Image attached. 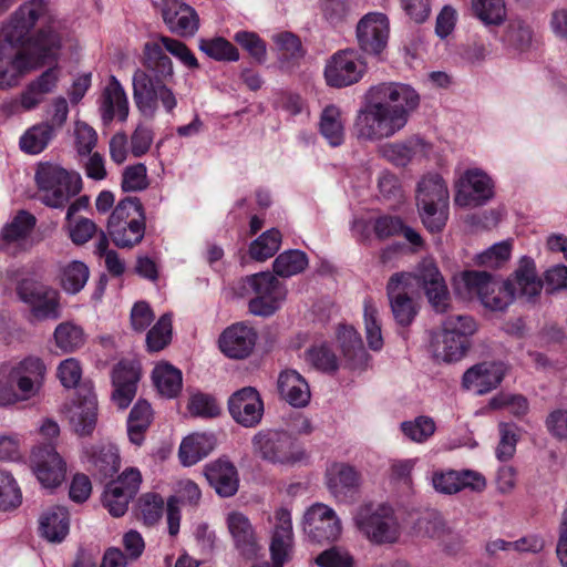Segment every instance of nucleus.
I'll use <instances>...</instances> for the list:
<instances>
[{
    "label": "nucleus",
    "instance_id": "obj_1",
    "mask_svg": "<svg viewBox=\"0 0 567 567\" xmlns=\"http://www.w3.org/2000/svg\"><path fill=\"white\" fill-rule=\"evenodd\" d=\"M355 120L359 138L380 141L400 132L419 107L420 95L409 84L383 82L369 89Z\"/></svg>",
    "mask_w": 567,
    "mask_h": 567
},
{
    "label": "nucleus",
    "instance_id": "obj_2",
    "mask_svg": "<svg viewBox=\"0 0 567 567\" xmlns=\"http://www.w3.org/2000/svg\"><path fill=\"white\" fill-rule=\"evenodd\" d=\"M143 65L132 78L133 99L140 113L153 118L161 104L171 114L177 106V97L167 83L174 78V65L159 42H146L143 48Z\"/></svg>",
    "mask_w": 567,
    "mask_h": 567
},
{
    "label": "nucleus",
    "instance_id": "obj_3",
    "mask_svg": "<svg viewBox=\"0 0 567 567\" xmlns=\"http://www.w3.org/2000/svg\"><path fill=\"white\" fill-rule=\"evenodd\" d=\"M414 281L424 289L437 312H444L449 305V290L439 268L432 260H423L414 272L394 274L388 282L392 313L400 326H409L416 316V308L408 291Z\"/></svg>",
    "mask_w": 567,
    "mask_h": 567
},
{
    "label": "nucleus",
    "instance_id": "obj_4",
    "mask_svg": "<svg viewBox=\"0 0 567 567\" xmlns=\"http://www.w3.org/2000/svg\"><path fill=\"white\" fill-rule=\"evenodd\" d=\"M47 33L42 31L32 45L10 43L0 37V90L17 87L31 71L55 61L60 50V40L53 34L44 43Z\"/></svg>",
    "mask_w": 567,
    "mask_h": 567
},
{
    "label": "nucleus",
    "instance_id": "obj_5",
    "mask_svg": "<svg viewBox=\"0 0 567 567\" xmlns=\"http://www.w3.org/2000/svg\"><path fill=\"white\" fill-rule=\"evenodd\" d=\"M47 365L37 355H28L0 369V406H13L38 399L47 378Z\"/></svg>",
    "mask_w": 567,
    "mask_h": 567
},
{
    "label": "nucleus",
    "instance_id": "obj_6",
    "mask_svg": "<svg viewBox=\"0 0 567 567\" xmlns=\"http://www.w3.org/2000/svg\"><path fill=\"white\" fill-rule=\"evenodd\" d=\"M48 13V3L44 0H29L20 4L10 18L0 24V37L10 43L32 45L44 31V43H49L50 37L55 35L60 41L61 37L53 25L41 28L33 37L30 34L40 19Z\"/></svg>",
    "mask_w": 567,
    "mask_h": 567
},
{
    "label": "nucleus",
    "instance_id": "obj_7",
    "mask_svg": "<svg viewBox=\"0 0 567 567\" xmlns=\"http://www.w3.org/2000/svg\"><path fill=\"white\" fill-rule=\"evenodd\" d=\"M34 181L40 200L52 208H63L81 190L79 175L50 162L38 164Z\"/></svg>",
    "mask_w": 567,
    "mask_h": 567
},
{
    "label": "nucleus",
    "instance_id": "obj_8",
    "mask_svg": "<svg viewBox=\"0 0 567 567\" xmlns=\"http://www.w3.org/2000/svg\"><path fill=\"white\" fill-rule=\"evenodd\" d=\"M352 519L357 530L372 544H393L400 537L401 527L394 511L385 504H361Z\"/></svg>",
    "mask_w": 567,
    "mask_h": 567
},
{
    "label": "nucleus",
    "instance_id": "obj_9",
    "mask_svg": "<svg viewBox=\"0 0 567 567\" xmlns=\"http://www.w3.org/2000/svg\"><path fill=\"white\" fill-rule=\"evenodd\" d=\"M106 230L118 248H132L140 244L145 234L144 213L140 200L135 197L120 200L107 219Z\"/></svg>",
    "mask_w": 567,
    "mask_h": 567
},
{
    "label": "nucleus",
    "instance_id": "obj_10",
    "mask_svg": "<svg viewBox=\"0 0 567 567\" xmlns=\"http://www.w3.org/2000/svg\"><path fill=\"white\" fill-rule=\"evenodd\" d=\"M449 189L439 174H427L417 184L416 204L424 226L441 231L447 219Z\"/></svg>",
    "mask_w": 567,
    "mask_h": 567
},
{
    "label": "nucleus",
    "instance_id": "obj_11",
    "mask_svg": "<svg viewBox=\"0 0 567 567\" xmlns=\"http://www.w3.org/2000/svg\"><path fill=\"white\" fill-rule=\"evenodd\" d=\"M238 293L243 297L254 295L249 300V311L255 316L268 317L285 301L287 289L272 274L259 272L241 279Z\"/></svg>",
    "mask_w": 567,
    "mask_h": 567
},
{
    "label": "nucleus",
    "instance_id": "obj_12",
    "mask_svg": "<svg viewBox=\"0 0 567 567\" xmlns=\"http://www.w3.org/2000/svg\"><path fill=\"white\" fill-rule=\"evenodd\" d=\"M467 298L477 297L482 305L493 311H503L514 300V291L511 284L498 281L486 271L468 270L462 274L457 291Z\"/></svg>",
    "mask_w": 567,
    "mask_h": 567
},
{
    "label": "nucleus",
    "instance_id": "obj_13",
    "mask_svg": "<svg viewBox=\"0 0 567 567\" xmlns=\"http://www.w3.org/2000/svg\"><path fill=\"white\" fill-rule=\"evenodd\" d=\"M254 452L274 465L290 466L300 462L305 453L298 442L284 431H260L252 437Z\"/></svg>",
    "mask_w": 567,
    "mask_h": 567
},
{
    "label": "nucleus",
    "instance_id": "obj_14",
    "mask_svg": "<svg viewBox=\"0 0 567 567\" xmlns=\"http://www.w3.org/2000/svg\"><path fill=\"white\" fill-rule=\"evenodd\" d=\"M142 475L136 468L125 470L116 480L109 483L103 493L102 503L114 517L123 516L130 502L137 494Z\"/></svg>",
    "mask_w": 567,
    "mask_h": 567
},
{
    "label": "nucleus",
    "instance_id": "obj_15",
    "mask_svg": "<svg viewBox=\"0 0 567 567\" xmlns=\"http://www.w3.org/2000/svg\"><path fill=\"white\" fill-rule=\"evenodd\" d=\"M365 72V64L354 50L336 52L327 62L324 79L333 87H344L360 81Z\"/></svg>",
    "mask_w": 567,
    "mask_h": 567
},
{
    "label": "nucleus",
    "instance_id": "obj_16",
    "mask_svg": "<svg viewBox=\"0 0 567 567\" xmlns=\"http://www.w3.org/2000/svg\"><path fill=\"white\" fill-rule=\"evenodd\" d=\"M30 467L44 488H55L65 480V462L52 445L34 447Z\"/></svg>",
    "mask_w": 567,
    "mask_h": 567
},
{
    "label": "nucleus",
    "instance_id": "obj_17",
    "mask_svg": "<svg viewBox=\"0 0 567 567\" xmlns=\"http://www.w3.org/2000/svg\"><path fill=\"white\" fill-rule=\"evenodd\" d=\"M491 177L478 168L464 172L456 184L454 203L461 207L480 206L494 195Z\"/></svg>",
    "mask_w": 567,
    "mask_h": 567
},
{
    "label": "nucleus",
    "instance_id": "obj_18",
    "mask_svg": "<svg viewBox=\"0 0 567 567\" xmlns=\"http://www.w3.org/2000/svg\"><path fill=\"white\" fill-rule=\"evenodd\" d=\"M390 21L382 12H369L357 24V39L361 50L369 54L381 53L388 44Z\"/></svg>",
    "mask_w": 567,
    "mask_h": 567
},
{
    "label": "nucleus",
    "instance_id": "obj_19",
    "mask_svg": "<svg viewBox=\"0 0 567 567\" xmlns=\"http://www.w3.org/2000/svg\"><path fill=\"white\" fill-rule=\"evenodd\" d=\"M303 529L313 542H333L341 534V523L331 507L317 503L306 512Z\"/></svg>",
    "mask_w": 567,
    "mask_h": 567
},
{
    "label": "nucleus",
    "instance_id": "obj_20",
    "mask_svg": "<svg viewBox=\"0 0 567 567\" xmlns=\"http://www.w3.org/2000/svg\"><path fill=\"white\" fill-rule=\"evenodd\" d=\"M99 112L103 124L109 125L114 120L125 122L130 113L128 97L124 86L116 76L111 75L101 91L97 100Z\"/></svg>",
    "mask_w": 567,
    "mask_h": 567
},
{
    "label": "nucleus",
    "instance_id": "obj_21",
    "mask_svg": "<svg viewBox=\"0 0 567 567\" xmlns=\"http://www.w3.org/2000/svg\"><path fill=\"white\" fill-rule=\"evenodd\" d=\"M231 417L245 427H254L261 421L264 403L259 393L251 386L236 391L228 400Z\"/></svg>",
    "mask_w": 567,
    "mask_h": 567
},
{
    "label": "nucleus",
    "instance_id": "obj_22",
    "mask_svg": "<svg viewBox=\"0 0 567 567\" xmlns=\"http://www.w3.org/2000/svg\"><path fill=\"white\" fill-rule=\"evenodd\" d=\"M159 9L164 23L172 33L193 37L199 28V18L188 4L178 0H163Z\"/></svg>",
    "mask_w": 567,
    "mask_h": 567
},
{
    "label": "nucleus",
    "instance_id": "obj_23",
    "mask_svg": "<svg viewBox=\"0 0 567 567\" xmlns=\"http://www.w3.org/2000/svg\"><path fill=\"white\" fill-rule=\"evenodd\" d=\"M79 400L69 411V420L73 430L80 435L93 432L97 420V401L90 384H82L78 389Z\"/></svg>",
    "mask_w": 567,
    "mask_h": 567
},
{
    "label": "nucleus",
    "instance_id": "obj_24",
    "mask_svg": "<svg viewBox=\"0 0 567 567\" xmlns=\"http://www.w3.org/2000/svg\"><path fill=\"white\" fill-rule=\"evenodd\" d=\"M226 526L235 548L246 558L255 557L260 550L257 533L250 519L238 511L226 515Z\"/></svg>",
    "mask_w": 567,
    "mask_h": 567
},
{
    "label": "nucleus",
    "instance_id": "obj_25",
    "mask_svg": "<svg viewBox=\"0 0 567 567\" xmlns=\"http://www.w3.org/2000/svg\"><path fill=\"white\" fill-rule=\"evenodd\" d=\"M257 340L255 330L245 323L228 327L219 337V348L231 359H244L250 354Z\"/></svg>",
    "mask_w": 567,
    "mask_h": 567
},
{
    "label": "nucleus",
    "instance_id": "obj_26",
    "mask_svg": "<svg viewBox=\"0 0 567 567\" xmlns=\"http://www.w3.org/2000/svg\"><path fill=\"white\" fill-rule=\"evenodd\" d=\"M505 371L501 362L478 363L464 373L463 385L476 394L487 393L502 382Z\"/></svg>",
    "mask_w": 567,
    "mask_h": 567
},
{
    "label": "nucleus",
    "instance_id": "obj_27",
    "mask_svg": "<svg viewBox=\"0 0 567 567\" xmlns=\"http://www.w3.org/2000/svg\"><path fill=\"white\" fill-rule=\"evenodd\" d=\"M59 78V69L58 66H53L29 82L18 96L20 99V105L24 111L29 112L37 109L44 101V96L54 91Z\"/></svg>",
    "mask_w": 567,
    "mask_h": 567
},
{
    "label": "nucleus",
    "instance_id": "obj_28",
    "mask_svg": "<svg viewBox=\"0 0 567 567\" xmlns=\"http://www.w3.org/2000/svg\"><path fill=\"white\" fill-rule=\"evenodd\" d=\"M205 476L209 485L221 497H230L238 491V472L229 461L217 460L207 464Z\"/></svg>",
    "mask_w": 567,
    "mask_h": 567
},
{
    "label": "nucleus",
    "instance_id": "obj_29",
    "mask_svg": "<svg viewBox=\"0 0 567 567\" xmlns=\"http://www.w3.org/2000/svg\"><path fill=\"white\" fill-rule=\"evenodd\" d=\"M511 284L514 297L519 296L533 300L540 295L543 282L536 274L535 262L532 258L523 257L513 276L506 280Z\"/></svg>",
    "mask_w": 567,
    "mask_h": 567
},
{
    "label": "nucleus",
    "instance_id": "obj_30",
    "mask_svg": "<svg viewBox=\"0 0 567 567\" xmlns=\"http://www.w3.org/2000/svg\"><path fill=\"white\" fill-rule=\"evenodd\" d=\"M278 390L282 399L296 408L310 401V389L306 379L296 370H284L278 377Z\"/></svg>",
    "mask_w": 567,
    "mask_h": 567
},
{
    "label": "nucleus",
    "instance_id": "obj_31",
    "mask_svg": "<svg viewBox=\"0 0 567 567\" xmlns=\"http://www.w3.org/2000/svg\"><path fill=\"white\" fill-rule=\"evenodd\" d=\"M361 482L360 473L347 463H334L327 470V486L336 498H344Z\"/></svg>",
    "mask_w": 567,
    "mask_h": 567
},
{
    "label": "nucleus",
    "instance_id": "obj_32",
    "mask_svg": "<svg viewBox=\"0 0 567 567\" xmlns=\"http://www.w3.org/2000/svg\"><path fill=\"white\" fill-rule=\"evenodd\" d=\"M39 530L50 543H61L70 530V515L63 506H51L40 516Z\"/></svg>",
    "mask_w": 567,
    "mask_h": 567
},
{
    "label": "nucleus",
    "instance_id": "obj_33",
    "mask_svg": "<svg viewBox=\"0 0 567 567\" xmlns=\"http://www.w3.org/2000/svg\"><path fill=\"white\" fill-rule=\"evenodd\" d=\"M431 146L420 138L386 143L381 146V155L396 166H406L414 157L429 154Z\"/></svg>",
    "mask_w": 567,
    "mask_h": 567
},
{
    "label": "nucleus",
    "instance_id": "obj_34",
    "mask_svg": "<svg viewBox=\"0 0 567 567\" xmlns=\"http://www.w3.org/2000/svg\"><path fill=\"white\" fill-rule=\"evenodd\" d=\"M215 447V437L207 433H193L184 437L178 458L184 466H192L205 458Z\"/></svg>",
    "mask_w": 567,
    "mask_h": 567
},
{
    "label": "nucleus",
    "instance_id": "obj_35",
    "mask_svg": "<svg viewBox=\"0 0 567 567\" xmlns=\"http://www.w3.org/2000/svg\"><path fill=\"white\" fill-rule=\"evenodd\" d=\"M337 339L340 343L344 358L352 367H358L364 363L367 360V352L360 334L353 327H339Z\"/></svg>",
    "mask_w": 567,
    "mask_h": 567
},
{
    "label": "nucleus",
    "instance_id": "obj_36",
    "mask_svg": "<svg viewBox=\"0 0 567 567\" xmlns=\"http://www.w3.org/2000/svg\"><path fill=\"white\" fill-rule=\"evenodd\" d=\"M153 417L151 404L145 400H138L130 412L127 419V433L130 441L135 445H141L144 441V434L148 429Z\"/></svg>",
    "mask_w": 567,
    "mask_h": 567
},
{
    "label": "nucleus",
    "instance_id": "obj_37",
    "mask_svg": "<svg viewBox=\"0 0 567 567\" xmlns=\"http://www.w3.org/2000/svg\"><path fill=\"white\" fill-rule=\"evenodd\" d=\"M152 379L163 396L175 398L182 390V372L169 363L157 364L153 370Z\"/></svg>",
    "mask_w": 567,
    "mask_h": 567
},
{
    "label": "nucleus",
    "instance_id": "obj_38",
    "mask_svg": "<svg viewBox=\"0 0 567 567\" xmlns=\"http://www.w3.org/2000/svg\"><path fill=\"white\" fill-rule=\"evenodd\" d=\"M35 225V217L25 210L19 212L14 218L8 223L1 231V245L9 248L11 244L24 240Z\"/></svg>",
    "mask_w": 567,
    "mask_h": 567
},
{
    "label": "nucleus",
    "instance_id": "obj_39",
    "mask_svg": "<svg viewBox=\"0 0 567 567\" xmlns=\"http://www.w3.org/2000/svg\"><path fill=\"white\" fill-rule=\"evenodd\" d=\"M472 13L486 27H498L506 20L504 0H471Z\"/></svg>",
    "mask_w": 567,
    "mask_h": 567
},
{
    "label": "nucleus",
    "instance_id": "obj_40",
    "mask_svg": "<svg viewBox=\"0 0 567 567\" xmlns=\"http://www.w3.org/2000/svg\"><path fill=\"white\" fill-rule=\"evenodd\" d=\"M303 358L311 368L327 374L336 373L340 367L337 354L327 343L310 347L305 351Z\"/></svg>",
    "mask_w": 567,
    "mask_h": 567
},
{
    "label": "nucleus",
    "instance_id": "obj_41",
    "mask_svg": "<svg viewBox=\"0 0 567 567\" xmlns=\"http://www.w3.org/2000/svg\"><path fill=\"white\" fill-rule=\"evenodd\" d=\"M320 132L328 143L336 147L344 141V125L341 111L334 106H327L321 114Z\"/></svg>",
    "mask_w": 567,
    "mask_h": 567
},
{
    "label": "nucleus",
    "instance_id": "obj_42",
    "mask_svg": "<svg viewBox=\"0 0 567 567\" xmlns=\"http://www.w3.org/2000/svg\"><path fill=\"white\" fill-rule=\"evenodd\" d=\"M90 276L89 267L79 260L70 261L60 267V284L69 293L81 291Z\"/></svg>",
    "mask_w": 567,
    "mask_h": 567
},
{
    "label": "nucleus",
    "instance_id": "obj_43",
    "mask_svg": "<svg viewBox=\"0 0 567 567\" xmlns=\"http://www.w3.org/2000/svg\"><path fill=\"white\" fill-rule=\"evenodd\" d=\"M467 348L468 339L442 331L440 339L434 346V354L442 361L454 362L464 357Z\"/></svg>",
    "mask_w": 567,
    "mask_h": 567
},
{
    "label": "nucleus",
    "instance_id": "obj_44",
    "mask_svg": "<svg viewBox=\"0 0 567 567\" xmlns=\"http://www.w3.org/2000/svg\"><path fill=\"white\" fill-rule=\"evenodd\" d=\"M55 136L48 123H40L30 127L20 138V147L28 154H39L47 148Z\"/></svg>",
    "mask_w": 567,
    "mask_h": 567
},
{
    "label": "nucleus",
    "instance_id": "obj_45",
    "mask_svg": "<svg viewBox=\"0 0 567 567\" xmlns=\"http://www.w3.org/2000/svg\"><path fill=\"white\" fill-rule=\"evenodd\" d=\"M308 266L307 255L298 249L281 252L272 264L277 276L288 278L302 272Z\"/></svg>",
    "mask_w": 567,
    "mask_h": 567
},
{
    "label": "nucleus",
    "instance_id": "obj_46",
    "mask_svg": "<svg viewBox=\"0 0 567 567\" xmlns=\"http://www.w3.org/2000/svg\"><path fill=\"white\" fill-rule=\"evenodd\" d=\"M54 341L63 352H73L85 342V334L80 326L73 322H62L54 330Z\"/></svg>",
    "mask_w": 567,
    "mask_h": 567
},
{
    "label": "nucleus",
    "instance_id": "obj_47",
    "mask_svg": "<svg viewBox=\"0 0 567 567\" xmlns=\"http://www.w3.org/2000/svg\"><path fill=\"white\" fill-rule=\"evenodd\" d=\"M280 244V231L275 228L269 229L250 244L249 255L257 261H265L278 251Z\"/></svg>",
    "mask_w": 567,
    "mask_h": 567
},
{
    "label": "nucleus",
    "instance_id": "obj_48",
    "mask_svg": "<svg viewBox=\"0 0 567 567\" xmlns=\"http://www.w3.org/2000/svg\"><path fill=\"white\" fill-rule=\"evenodd\" d=\"M363 319L368 344L370 349L378 351L383 347V338L379 311L371 299L364 300Z\"/></svg>",
    "mask_w": 567,
    "mask_h": 567
},
{
    "label": "nucleus",
    "instance_id": "obj_49",
    "mask_svg": "<svg viewBox=\"0 0 567 567\" xmlns=\"http://www.w3.org/2000/svg\"><path fill=\"white\" fill-rule=\"evenodd\" d=\"M31 315L37 320L56 319L59 318V293L52 288H48L40 297L35 298L28 306Z\"/></svg>",
    "mask_w": 567,
    "mask_h": 567
},
{
    "label": "nucleus",
    "instance_id": "obj_50",
    "mask_svg": "<svg viewBox=\"0 0 567 567\" xmlns=\"http://www.w3.org/2000/svg\"><path fill=\"white\" fill-rule=\"evenodd\" d=\"M22 503L21 489L10 472L0 471V511L7 512Z\"/></svg>",
    "mask_w": 567,
    "mask_h": 567
},
{
    "label": "nucleus",
    "instance_id": "obj_51",
    "mask_svg": "<svg viewBox=\"0 0 567 567\" xmlns=\"http://www.w3.org/2000/svg\"><path fill=\"white\" fill-rule=\"evenodd\" d=\"M172 339V318L168 313L163 315L146 334L148 351L163 350Z\"/></svg>",
    "mask_w": 567,
    "mask_h": 567
},
{
    "label": "nucleus",
    "instance_id": "obj_52",
    "mask_svg": "<svg viewBox=\"0 0 567 567\" xmlns=\"http://www.w3.org/2000/svg\"><path fill=\"white\" fill-rule=\"evenodd\" d=\"M199 49L217 61H237L239 59L238 50L224 38L202 39Z\"/></svg>",
    "mask_w": 567,
    "mask_h": 567
},
{
    "label": "nucleus",
    "instance_id": "obj_53",
    "mask_svg": "<svg viewBox=\"0 0 567 567\" xmlns=\"http://www.w3.org/2000/svg\"><path fill=\"white\" fill-rule=\"evenodd\" d=\"M403 434L415 443H423L435 432V423L429 416H417L401 423Z\"/></svg>",
    "mask_w": 567,
    "mask_h": 567
},
{
    "label": "nucleus",
    "instance_id": "obj_54",
    "mask_svg": "<svg viewBox=\"0 0 567 567\" xmlns=\"http://www.w3.org/2000/svg\"><path fill=\"white\" fill-rule=\"evenodd\" d=\"M511 252V241L504 240L494 244L492 247L477 255L476 262L486 268H499L509 259Z\"/></svg>",
    "mask_w": 567,
    "mask_h": 567
},
{
    "label": "nucleus",
    "instance_id": "obj_55",
    "mask_svg": "<svg viewBox=\"0 0 567 567\" xmlns=\"http://www.w3.org/2000/svg\"><path fill=\"white\" fill-rule=\"evenodd\" d=\"M498 430L501 440L496 447V457L499 461H508L516 452V444L518 442L517 429L512 423H501Z\"/></svg>",
    "mask_w": 567,
    "mask_h": 567
},
{
    "label": "nucleus",
    "instance_id": "obj_56",
    "mask_svg": "<svg viewBox=\"0 0 567 567\" xmlns=\"http://www.w3.org/2000/svg\"><path fill=\"white\" fill-rule=\"evenodd\" d=\"M155 41L159 42L162 49L164 48L165 50H167L172 55L177 58L187 68L197 69L199 66L196 56L182 41L166 35H158Z\"/></svg>",
    "mask_w": 567,
    "mask_h": 567
},
{
    "label": "nucleus",
    "instance_id": "obj_57",
    "mask_svg": "<svg viewBox=\"0 0 567 567\" xmlns=\"http://www.w3.org/2000/svg\"><path fill=\"white\" fill-rule=\"evenodd\" d=\"M122 189L124 192H140L148 186L147 169L142 163L127 166L122 174Z\"/></svg>",
    "mask_w": 567,
    "mask_h": 567
},
{
    "label": "nucleus",
    "instance_id": "obj_58",
    "mask_svg": "<svg viewBox=\"0 0 567 567\" xmlns=\"http://www.w3.org/2000/svg\"><path fill=\"white\" fill-rule=\"evenodd\" d=\"M442 331L468 339V337L475 333L476 323L470 316L451 315L443 321Z\"/></svg>",
    "mask_w": 567,
    "mask_h": 567
},
{
    "label": "nucleus",
    "instance_id": "obj_59",
    "mask_svg": "<svg viewBox=\"0 0 567 567\" xmlns=\"http://www.w3.org/2000/svg\"><path fill=\"white\" fill-rule=\"evenodd\" d=\"M188 411L195 416L214 417L219 414L220 409L212 395L196 393L189 399Z\"/></svg>",
    "mask_w": 567,
    "mask_h": 567
},
{
    "label": "nucleus",
    "instance_id": "obj_60",
    "mask_svg": "<svg viewBox=\"0 0 567 567\" xmlns=\"http://www.w3.org/2000/svg\"><path fill=\"white\" fill-rule=\"evenodd\" d=\"M140 508L143 520L147 525H153L162 517L164 512V499L157 494H145L140 499Z\"/></svg>",
    "mask_w": 567,
    "mask_h": 567
},
{
    "label": "nucleus",
    "instance_id": "obj_61",
    "mask_svg": "<svg viewBox=\"0 0 567 567\" xmlns=\"http://www.w3.org/2000/svg\"><path fill=\"white\" fill-rule=\"evenodd\" d=\"M293 535L272 534L270 543L271 559L275 567H282L290 558Z\"/></svg>",
    "mask_w": 567,
    "mask_h": 567
},
{
    "label": "nucleus",
    "instance_id": "obj_62",
    "mask_svg": "<svg viewBox=\"0 0 567 567\" xmlns=\"http://www.w3.org/2000/svg\"><path fill=\"white\" fill-rule=\"evenodd\" d=\"M141 372L138 365L132 361H120L112 371V383L132 385L137 388Z\"/></svg>",
    "mask_w": 567,
    "mask_h": 567
},
{
    "label": "nucleus",
    "instance_id": "obj_63",
    "mask_svg": "<svg viewBox=\"0 0 567 567\" xmlns=\"http://www.w3.org/2000/svg\"><path fill=\"white\" fill-rule=\"evenodd\" d=\"M316 564L319 567H352L353 559L346 549L331 547L317 556Z\"/></svg>",
    "mask_w": 567,
    "mask_h": 567
},
{
    "label": "nucleus",
    "instance_id": "obj_64",
    "mask_svg": "<svg viewBox=\"0 0 567 567\" xmlns=\"http://www.w3.org/2000/svg\"><path fill=\"white\" fill-rule=\"evenodd\" d=\"M234 39L258 62L261 63L266 60V44L256 33L240 31L235 34Z\"/></svg>",
    "mask_w": 567,
    "mask_h": 567
}]
</instances>
